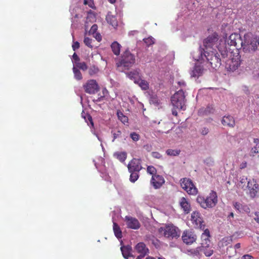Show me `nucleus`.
<instances>
[{
    "label": "nucleus",
    "instance_id": "nucleus-1",
    "mask_svg": "<svg viewBox=\"0 0 259 259\" xmlns=\"http://www.w3.org/2000/svg\"><path fill=\"white\" fill-rule=\"evenodd\" d=\"M203 56L206 58L213 69H216L221 66V60L220 58V55L217 52L216 50L205 51L204 49L200 47L196 52H194L193 53L194 59L197 61L203 59Z\"/></svg>",
    "mask_w": 259,
    "mask_h": 259
},
{
    "label": "nucleus",
    "instance_id": "nucleus-2",
    "mask_svg": "<svg viewBox=\"0 0 259 259\" xmlns=\"http://www.w3.org/2000/svg\"><path fill=\"white\" fill-rule=\"evenodd\" d=\"M185 96L184 92L182 89L177 92L171 98V103L173 106L172 114L177 116L178 112L177 109L185 110Z\"/></svg>",
    "mask_w": 259,
    "mask_h": 259
},
{
    "label": "nucleus",
    "instance_id": "nucleus-3",
    "mask_svg": "<svg viewBox=\"0 0 259 259\" xmlns=\"http://www.w3.org/2000/svg\"><path fill=\"white\" fill-rule=\"evenodd\" d=\"M196 200L202 208L204 209L212 208L218 203V196L215 192L211 191L206 197L198 196Z\"/></svg>",
    "mask_w": 259,
    "mask_h": 259
},
{
    "label": "nucleus",
    "instance_id": "nucleus-4",
    "mask_svg": "<svg viewBox=\"0 0 259 259\" xmlns=\"http://www.w3.org/2000/svg\"><path fill=\"white\" fill-rule=\"evenodd\" d=\"M136 63V57L129 50L127 49L123 52L121 59L117 64L118 67L121 66L125 69H128Z\"/></svg>",
    "mask_w": 259,
    "mask_h": 259
},
{
    "label": "nucleus",
    "instance_id": "nucleus-5",
    "mask_svg": "<svg viewBox=\"0 0 259 259\" xmlns=\"http://www.w3.org/2000/svg\"><path fill=\"white\" fill-rule=\"evenodd\" d=\"M257 40L255 38L251 37L250 34H245L244 35V39L242 48L245 53H253L257 49Z\"/></svg>",
    "mask_w": 259,
    "mask_h": 259
},
{
    "label": "nucleus",
    "instance_id": "nucleus-6",
    "mask_svg": "<svg viewBox=\"0 0 259 259\" xmlns=\"http://www.w3.org/2000/svg\"><path fill=\"white\" fill-rule=\"evenodd\" d=\"M160 232H163L164 236L166 238H178L180 235V230L172 224H168L164 228H160Z\"/></svg>",
    "mask_w": 259,
    "mask_h": 259
},
{
    "label": "nucleus",
    "instance_id": "nucleus-7",
    "mask_svg": "<svg viewBox=\"0 0 259 259\" xmlns=\"http://www.w3.org/2000/svg\"><path fill=\"white\" fill-rule=\"evenodd\" d=\"M182 188L190 195H195L198 193L196 187L194 185L192 181L187 178H182L180 181Z\"/></svg>",
    "mask_w": 259,
    "mask_h": 259
},
{
    "label": "nucleus",
    "instance_id": "nucleus-8",
    "mask_svg": "<svg viewBox=\"0 0 259 259\" xmlns=\"http://www.w3.org/2000/svg\"><path fill=\"white\" fill-rule=\"evenodd\" d=\"M227 42L229 46L235 47L237 49H239L242 47L243 40H242L239 34L234 33L229 36Z\"/></svg>",
    "mask_w": 259,
    "mask_h": 259
},
{
    "label": "nucleus",
    "instance_id": "nucleus-9",
    "mask_svg": "<svg viewBox=\"0 0 259 259\" xmlns=\"http://www.w3.org/2000/svg\"><path fill=\"white\" fill-rule=\"evenodd\" d=\"M191 221L196 228L203 230L205 229L204 222L200 213L198 211H193L191 214Z\"/></svg>",
    "mask_w": 259,
    "mask_h": 259
},
{
    "label": "nucleus",
    "instance_id": "nucleus-10",
    "mask_svg": "<svg viewBox=\"0 0 259 259\" xmlns=\"http://www.w3.org/2000/svg\"><path fill=\"white\" fill-rule=\"evenodd\" d=\"M83 87L85 92L89 94H95L99 90L98 84L94 79L88 80Z\"/></svg>",
    "mask_w": 259,
    "mask_h": 259
},
{
    "label": "nucleus",
    "instance_id": "nucleus-11",
    "mask_svg": "<svg viewBox=\"0 0 259 259\" xmlns=\"http://www.w3.org/2000/svg\"><path fill=\"white\" fill-rule=\"evenodd\" d=\"M219 39V35L217 33L214 32L209 35L203 41L205 51H209L212 49V46L218 41Z\"/></svg>",
    "mask_w": 259,
    "mask_h": 259
},
{
    "label": "nucleus",
    "instance_id": "nucleus-12",
    "mask_svg": "<svg viewBox=\"0 0 259 259\" xmlns=\"http://www.w3.org/2000/svg\"><path fill=\"white\" fill-rule=\"evenodd\" d=\"M182 239L184 243L190 245L196 241L197 236L193 232L188 230L183 232Z\"/></svg>",
    "mask_w": 259,
    "mask_h": 259
},
{
    "label": "nucleus",
    "instance_id": "nucleus-13",
    "mask_svg": "<svg viewBox=\"0 0 259 259\" xmlns=\"http://www.w3.org/2000/svg\"><path fill=\"white\" fill-rule=\"evenodd\" d=\"M240 56H237L235 58L229 59L226 63V68L230 71H234L238 69L240 65Z\"/></svg>",
    "mask_w": 259,
    "mask_h": 259
},
{
    "label": "nucleus",
    "instance_id": "nucleus-14",
    "mask_svg": "<svg viewBox=\"0 0 259 259\" xmlns=\"http://www.w3.org/2000/svg\"><path fill=\"white\" fill-rule=\"evenodd\" d=\"M127 227L134 230H137L141 227L139 221L135 218L131 216H126L125 217Z\"/></svg>",
    "mask_w": 259,
    "mask_h": 259
},
{
    "label": "nucleus",
    "instance_id": "nucleus-15",
    "mask_svg": "<svg viewBox=\"0 0 259 259\" xmlns=\"http://www.w3.org/2000/svg\"><path fill=\"white\" fill-rule=\"evenodd\" d=\"M128 171H140L142 167L140 159L133 158L128 164Z\"/></svg>",
    "mask_w": 259,
    "mask_h": 259
},
{
    "label": "nucleus",
    "instance_id": "nucleus-16",
    "mask_svg": "<svg viewBox=\"0 0 259 259\" xmlns=\"http://www.w3.org/2000/svg\"><path fill=\"white\" fill-rule=\"evenodd\" d=\"M164 182L165 180L163 177L159 175L152 176L150 181L151 184L155 189L160 188Z\"/></svg>",
    "mask_w": 259,
    "mask_h": 259
},
{
    "label": "nucleus",
    "instance_id": "nucleus-17",
    "mask_svg": "<svg viewBox=\"0 0 259 259\" xmlns=\"http://www.w3.org/2000/svg\"><path fill=\"white\" fill-rule=\"evenodd\" d=\"M135 250L140 254L139 256L145 257L148 253L149 249L143 242L138 243L135 247Z\"/></svg>",
    "mask_w": 259,
    "mask_h": 259
},
{
    "label": "nucleus",
    "instance_id": "nucleus-18",
    "mask_svg": "<svg viewBox=\"0 0 259 259\" xmlns=\"http://www.w3.org/2000/svg\"><path fill=\"white\" fill-rule=\"evenodd\" d=\"M126 75L130 79L134 80L135 83L138 82L139 79L141 77L139 69H136L128 72L126 73Z\"/></svg>",
    "mask_w": 259,
    "mask_h": 259
},
{
    "label": "nucleus",
    "instance_id": "nucleus-19",
    "mask_svg": "<svg viewBox=\"0 0 259 259\" xmlns=\"http://www.w3.org/2000/svg\"><path fill=\"white\" fill-rule=\"evenodd\" d=\"M222 123L224 126L232 128L235 126V121L231 115L224 116L222 119Z\"/></svg>",
    "mask_w": 259,
    "mask_h": 259
},
{
    "label": "nucleus",
    "instance_id": "nucleus-20",
    "mask_svg": "<svg viewBox=\"0 0 259 259\" xmlns=\"http://www.w3.org/2000/svg\"><path fill=\"white\" fill-rule=\"evenodd\" d=\"M120 250L123 257L127 259L129 257H133L132 254V247L131 245H123L120 247Z\"/></svg>",
    "mask_w": 259,
    "mask_h": 259
},
{
    "label": "nucleus",
    "instance_id": "nucleus-21",
    "mask_svg": "<svg viewBox=\"0 0 259 259\" xmlns=\"http://www.w3.org/2000/svg\"><path fill=\"white\" fill-rule=\"evenodd\" d=\"M181 208L186 213H188L191 210V206L189 202L185 197H182L180 201Z\"/></svg>",
    "mask_w": 259,
    "mask_h": 259
},
{
    "label": "nucleus",
    "instance_id": "nucleus-22",
    "mask_svg": "<svg viewBox=\"0 0 259 259\" xmlns=\"http://www.w3.org/2000/svg\"><path fill=\"white\" fill-rule=\"evenodd\" d=\"M210 233L208 229H204V232L202 234L201 236V245H208L210 242Z\"/></svg>",
    "mask_w": 259,
    "mask_h": 259
},
{
    "label": "nucleus",
    "instance_id": "nucleus-23",
    "mask_svg": "<svg viewBox=\"0 0 259 259\" xmlns=\"http://www.w3.org/2000/svg\"><path fill=\"white\" fill-rule=\"evenodd\" d=\"M204 69L201 65H195L191 73V76L199 77L203 73Z\"/></svg>",
    "mask_w": 259,
    "mask_h": 259
},
{
    "label": "nucleus",
    "instance_id": "nucleus-24",
    "mask_svg": "<svg viewBox=\"0 0 259 259\" xmlns=\"http://www.w3.org/2000/svg\"><path fill=\"white\" fill-rule=\"evenodd\" d=\"M121 45L116 41L113 42L111 45V48L113 54L118 56L120 53Z\"/></svg>",
    "mask_w": 259,
    "mask_h": 259
},
{
    "label": "nucleus",
    "instance_id": "nucleus-25",
    "mask_svg": "<svg viewBox=\"0 0 259 259\" xmlns=\"http://www.w3.org/2000/svg\"><path fill=\"white\" fill-rule=\"evenodd\" d=\"M106 19L108 23L112 25L114 28H115L117 26L118 22L116 17L110 14H108Z\"/></svg>",
    "mask_w": 259,
    "mask_h": 259
},
{
    "label": "nucleus",
    "instance_id": "nucleus-26",
    "mask_svg": "<svg viewBox=\"0 0 259 259\" xmlns=\"http://www.w3.org/2000/svg\"><path fill=\"white\" fill-rule=\"evenodd\" d=\"M203 247L199 246L196 248H193L188 250V252L190 255L194 256H199L202 252Z\"/></svg>",
    "mask_w": 259,
    "mask_h": 259
},
{
    "label": "nucleus",
    "instance_id": "nucleus-27",
    "mask_svg": "<svg viewBox=\"0 0 259 259\" xmlns=\"http://www.w3.org/2000/svg\"><path fill=\"white\" fill-rule=\"evenodd\" d=\"M232 236H227L223 238L219 243L220 247H224L230 244L232 242Z\"/></svg>",
    "mask_w": 259,
    "mask_h": 259
},
{
    "label": "nucleus",
    "instance_id": "nucleus-28",
    "mask_svg": "<svg viewBox=\"0 0 259 259\" xmlns=\"http://www.w3.org/2000/svg\"><path fill=\"white\" fill-rule=\"evenodd\" d=\"M113 229L115 236L118 239L121 238L122 237V232L119 226L117 223H113Z\"/></svg>",
    "mask_w": 259,
    "mask_h": 259
},
{
    "label": "nucleus",
    "instance_id": "nucleus-29",
    "mask_svg": "<svg viewBox=\"0 0 259 259\" xmlns=\"http://www.w3.org/2000/svg\"><path fill=\"white\" fill-rule=\"evenodd\" d=\"M114 156L118 159L120 162H123L127 157V154L125 152H115Z\"/></svg>",
    "mask_w": 259,
    "mask_h": 259
},
{
    "label": "nucleus",
    "instance_id": "nucleus-30",
    "mask_svg": "<svg viewBox=\"0 0 259 259\" xmlns=\"http://www.w3.org/2000/svg\"><path fill=\"white\" fill-rule=\"evenodd\" d=\"M201 247H203L202 252H203L206 256H210L213 253V250L209 247L208 245H201Z\"/></svg>",
    "mask_w": 259,
    "mask_h": 259
},
{
    "label": "nucleus",
    "instance_id": "nucleus-31",
    "mask_svg": "<svg viewBox=\"0 0 259 259\" xmlns=\"http://www.w3.org/2000/svg\"><path fill=\"white\" fill-rule=\"evenodd\" d=\"M136 84H138L143 90L145 91L149 89V83L146 80L142 79L141 77Z\"/></svg>",
    "mask_w": 259,
    "mask_h": 259
},
{
    "label": "nucleus",
    "instance_id": "nucleus-32",
    "mask_svg": "<svg viewBox=\"0 0 259 259\" xmlns=\"http://www.w3.org/2000/svg\"><path fill=\"white\" fill-rule=\"evenodd\" d=\"M181 150L180 149H168L166 151V153L168 156H176L180 154Z\"/></svg>",
    "mask_w": 259,
    "mask_h": 259
},
{
    "label": "nucleus",
    "instance_id": "nucleus-33",
    "mask_svg": "<svg viewBox=\"0 0 259 259\" xmlns=\"http://www.w3.org/2000/svg\"><path fill=\"white\" fill-rule=\"evenodd\" d=\"M131 173L130 180L131 182H135L139 178L140 171H129Z\"/></svg>",
    "mask_w": 259,
    "mask_h": 259
},
{
    "label": "nucleus",
    "instance_id": "nucleus-34",
    "mask_svg": "<svg viewBox=\"0 0 259 259\" xmlns=\"http://www.w3.org/2000/svg\"><path fill=\"white\" fill-rule=\"evenodd\" d=\"M259 191V187L258 185L256 186L255 187H253L249 190V193L250 197L252 198H254L256 196L257 193Z\"/></svg>",
    "mask_w": 259,
    "mask_h": 259
},
{
    "label": "nucleus",
    "instance_id": "nucleus-35",
    "mask_svg": "<svg viewBox=\"0 0 259 259\" xmlns=\"http://www.w3.org/2000/svg\"><path fill=\"white\" fill-rule=\"evenodd\" d=\"M73 71L74 74V77L77 80H79L82 78L80 71L76 67H73Z\"/></svg>",
    "mask_w": 259,
    "mask_h": 259
},
{
    "label": "nucleus",
    "instance_id": "nucleus-36",
    "mask_svg": "<svg viewBox=\"0 0 259 259\" xmlns=\"http://www.w3.org/2000/svg\"><path fill=\"white\" fill-rule=\"evenodd\" d=\"M117 116L118 119L123 123H126L128 122V118L127 116L123 115V114L121 112H117Z\"/></svg>",
    "mask_w": 259,
    "mask_h": 259
},
{
    "label": "nucleus",
    "instance_id": "nucleus-37",
    "mask_svg": "<svg viewBox=\"0 0 259 259\" xmlns=\"http://www.w3.org/2000/svg\"><path fill=\"white\" fill-rule=\"evenodd\" d=\"M258 185L256 181L254 179L249 180L247 183V187L249 190L253 187H255L256 186Z\"/></svg>",
    "mask_w": 259,
    "mask_h": 259
},
{
    "label": "nucleus",
    "instance_id": "nucleus-38",
    "mask_svg": "<svg viewBox=\"0 0 259 259\" xmlns=\"http://www.w3.org/2000/svg\"><path fill=\"white\" fill-rule=\"evenodd\" d=\"M83 4L84 5H88L90 8L92 9H96L94 0H83Z\"/></svg>",
    "mask_w": 259,
    "mask_h": 259
},
{
    "label": "nucleus",
    "instance_id": "nucleus-39",
    "mask_svg": "<svg viewBox=\"0 0 259 259\" xmlns=\"http://www.w3.org/2000/svg\"><path fill=\"white\" fill-rule=\"evenodd\" d=\"M76 65L78 68H79L80 69H81L83 71H85L88 69L87 64L84 62L76 63Z\"/></svg>",
    "mask_w": 259,
    "mask_h": 259
},
{
    "label": "nucleus",
    "instance_id": "nucleus-40",
    "mask_svg": "<svg viewBox=\"0 0 259 259\" xmlns=\"http://www.w3.org/2000/svg\"><path fill=\"white\" fill-rule=\"evenodd\" d=\"M130 136L131 138L132 139V140L134 142H137L139 141L140 137L139 134L136 132H132L130 134Z\"/></svg>",
    "mask_w": 259,
    "mask_h": 259
},
{
    "label": "nucleus",
    "instance_id": "nucleus-41",
    "mask_svg": "<svg viewBox=\"0 0 259 259\" xmlns=\"http://www.w3.org/2000/svg\"><path fill=\"white\" fill-rule=\"evenodd\" d=\"M147 172L152 176L156 175V169L152 165L148 166L147 168Z\"/></svg>",
    "mask_w": 259,
    "mask_h": 259
},
{
    "label": "nucleus",
    "instance_id": "nucleus-42",
    "mask_svg": "<svg viewBox=\"0 0 259 259\" xmlns=\"http://www.w3.org/2000/svg\"><path fill=\"white\" fill-rule=\"evenodd\" d=\"M99 71V69L95 66L91 67L89 70V73L90 75H93L97 73Z\"/></svg>",
    "mask_w": 259,
    "mask_h": 259
},
{
    "label": "nucleus",
    "instance_id": "nucleus-43",
    "mask_svg": "<svg viewBox=\"0 0 259 259\" xmlns=\"http://www.w3.org/2000/svg\"><path fill=\"white\" fill-rule=\"evenodd\" d=\"M144 42L148 46L154 43V39L152 37H149L143 39Z\"/></svg>",
    "mask_w": 259,
    "mask_h": 259
},
{
    "label": "nucleus",
    "instance_id": "nucleus-44",
    "mask_svg": "<svg viewBox=\"0 0 259 259\" xmlns=\"http://www.w3.org/2000/svg\"><path fill=\"white\" fill-rule=\"evenodd\" d=\"M83 42L84 44L90 48H93V46L92 45V39L88 37H85L84 38Z\"/></svg>",
    "mask_w": 259,
    "mask_h": 259
},
{
    "label": "nucleus",
    "instance_id": "nucleus-45",
    "mask_svg": "<svg viewBox=\"0 0 259 259\" xmlns=\"http://www.w3.org/2000/svg\"><path fill=\"white\" fill-rule=\"evenodd\" d=\"M84 119L85 121L88 122L89 125H90V124L92 127L94 126V122L91 115L87 114V116L84 117Z\"/></svg>",
    "mask_w": 259,
    "mask_h": 259
},
{
    "label": "nucleus",
    "instance_id": "nucleus-46",
    "mask_svg": "<svg viewBox=\"0 0 259 259\" xmlns=\"http://www.w3.org/2000/svg\"><path fill=\"white\" fill-rule=\"evenodd\" d=\"M258 147L254 146L251 148L250 152V156L254 157L255 155L258 153Z\"/></svg>",
    "mask_w": 259,
    "mask_h": 259
},
{
    "label": "nucleus",
    "instance_id": "nucleus-47",
    "mask_svg": "<svg viewBox=\"0 0 259 259\" xmlns=\"http://www.w3.org/2000/svg\"><path fill=\"white\" fill-rule=\"evenodd\" d=\"M204 163L210 166L213 164L214 161L211 157H207L204 160Z\"/></svg>",
    "mask_w": 259,
    "mask_h": 259
},
{
    "label": "nucleus",
    "instance_id": "nucleus-48",
    "mask_svg": "<svg viewBox=\"0 0 259 259\" xmlns=\"http://www.w3.org/2000/svg\"><path fill=\"white\" fill-rule=\"evenodd\" d=\"M152 156L153 158H157V159H161L162 158V155L160 153H159L158 152H153L151 153Z\"/></svg>",
    "mask_w": 259,
    "mask_h": 259
},
{
    "label": "nucleus",
    "instance_id": "nucleus-49",
    "mask_svg": "<svg viewBox=\"0 0 259 259\" xmlns=\"http://www.w3.org/2000/svg\"><path fill=\"white\" fill-rule=\"evenodd\" d=\"M79 43L78 41L74 42L72 47L73 51H75L79 48Z\"/></svg>",
    "mask_w": 259,
    "mask_h": 259
},
{
    "label": "nucleus",
    "instance_id": "nucleus-50",
    "mask_svg": "<svg viewBox=\"0 0 259 259\" xmlns=\"http://www.w3.org/2000/svg\"><path fill=\"white\" fill-rule=\"evenodd\" d=\"M201 134L202 135H207L208 132H209V129L207 128V127H203L201 130Z\"/></svg>",
    "mask_w": 259,
    "mask_h": 259
},
{
    "label": "nucleus",
    "instance_id": "nucleus-51",
    "mask_svg": "<svg viewBox=\"0 0 259 259\" xmlns=\"http://www.w3.org/2000/svg\"><path fill=\"white\" fill-rule=\"evenodd\" d=\"M241 259H254V257L250 254H245L243 255Z\"/></svg>",
    "mask_w": 259,
    "mask_h": 259
},
{
    "label": "nucleus",
    "instance_id": "nucleus-52",
    "mask_svg": "<svg viewBox=\"0 0 259 259\" xmlns=\"http://www.w3.org/2000/svg\"><path fill=\"white\" fill-rule=\"evenodd\" d=\"M72 58L75 61L76 63L79 61V58L75 53L72 55Z\"/></svg>",
    "mask_w": 259,
    "mask_h": 259
},
{
    "label": "nucleus",
    "instance_id": "nucleus-53",
    "mask_svg": "<svg viewBox=\"0 0 259 259\" xmlns=\"http://www.w3.org/2000/svg\"><path fill=\"white\" fill-rule=\"evenodd\" d=\"M97 28H98L97 25L96 24H94L92 26L90 31L91 32L94 33L97 30Z\"/></svg>",
    "mask_w": 259,
    "mask_h": 259
},
{
    "label": "nucleus",
    "instance_id": "nucleus-54",
    "mask_svg": "<svg viewBox=\"0 0 259 259\" xmlns=\"http://www.w3.org/2000/svg\"><path fill=\"white\" fill-rule=\"evenodd\" d=\"M121 134V133L120 131H117V132L114 133L113 134L114 139H115L117 138L118 137H119L120 136Z\"/></svg>",
    "mask_w": 259,
    "mask_h": 259
},
{
    "label": "nucleus",
    "instance_id": "nucleus-55",
    "mask_svg": "<svg viewBox=\"0 0 259 259\" xmlns=\"http://www.w3.org/2000/svg\"><path fill=\"white\" fill-rule=\"evenodd\" d=\"M178 84L181 87H185L186 86V84L184 81H180L178 82Z\"/></svg>",
    "mask_w": 259,
    "mask_h": 259
},
{
    "label": "nucleus",
    "instance_id": "nucleus-56",
    "mask_svg": "<svg viewBox=\"0 0 259 259\" xmlns=\"http://www.w3.org/2000/svg\"><path fill=\"white\" fill-rule=\"evenodd\" d=\"M253 142L255 144V146H257L259 147V139L258 138H254L253 139Z\"/></svg>",
    "mask_w": 259,
    "mask_h": 259
},
{
    "label": "nucleus",
    "instance_id": "nucleus-57",
    "mask_svg": "<svg viewBox=\"0 0 259 259\" xmlns=\"http://www.w3.org/2000/svg\"><path fill=\"white\" fill-rule=\"evenodd\" d=\"M247 166V162H243L240 165V168L241 169H243L245 168Z\"/></svg>",
    "mask_w": 259,
    "mask_h": 259
},
{
    "label": "nucleus",
    "instance_id": "nucleus-58",
    "mask_svg": "<svg viewBox=\"0 0 259 259\" xmlns=\"http://www.w3.org/2000/svg\"><path fill=\"white\" fill-rule=\"evenodd\" d=\"M241 204L238 202H236L234 204V207L236 209L239 210L240 208Z\"/></svg>",
    "mask_w": 259,
    "mask_h": 259
},
{
    "label": "nucleus",
    "instance_id": "nucleus-59",
    "mask_svg": "<svg viewBox=\"0 0 259 259\" xmlns=\"http://www.w3.org/2000/svg\"><path fill=\"white\" fill-rule=\"evenodd\" d=\"M96 38L98 41H101V35L100 34H97L96 36Z\"/></svg>",
    "mask_w": 259,
    "mask_h": 259
},
{
    "label": "nucleus",
    "instance_id": "nucleus-60",
    "mask_svg": "<svg viewBox=\"0 0 259 259\" xmlns=\"http://www.w3.org/2000/svg\"><path fill=\"white\" fill-rule=\"evenodd\" d=\"M144 148L146 150H147V151H150V150H151V146H149V145H145V146H144Z\"/></svg>",
    "mask_w": 259,
    "mask_h": 259
},
{
    "label": "nucleus",
    "instance_id": "nucleus-61",
    "mask_svg": "<svg viewBox=\"0 0 259 259\" xmlns=\"http://www.w3.org/2000/svg\"><path fill=\"white\" fill-rule=\"evenodd\" d=\"M240 247H241V245H240V243H239L236 244L234 246V247L235 249H239V248H240Z\"/></svg>",
    "mask_w": 259,
    "mask_h": 259
},
{
    "label": "nucleus",
    "instance_id": "nucleus-62",
    "mask_svg": "<svg viewBox=\"0 0 259 259\" xmlns=\"http://www.w3.org/2000/svg\"><path fill=\"white\" fill-rule=\"evenodd\" d=\"M104 98V96H101L100 97H99L97 99V101L98 102H100L101 101H102L103 99Z\"/></svg>",
    "mask_w": 259,
    "mask_h": 259
},
{
    "label": "nucleus",
    "instance_id": "nucleus-63",
    "mask_svg": "<svg viewBox=\"0 0 259 259\" xmlns=\"http://www.w3.org/2000/svg\"><path fill=\"white\" fill-rule=\"evenodd\" d=\"M255 215H256V218L254 219L255 221L259 224V217L258 215L256 213Z\"/></svg>",
    "mask_w": 259,
    "mask_h": 259
},
{
    "label": "nucleus",
    "instance_id": "nucleus-64",
    "mask_svg": "<svg viewBox=\"0 0 259 259\" xmlns=\"http://www.w3.org/2000/svg\"><path fill=\"white\" fill-rule=\"evenodd\" d=\"M109 3H110L112 4H113L115 3L116 0H108Z\"/></svg>",
    "mask_w": 259,
    "mask_h": 259
}]
</instances>
